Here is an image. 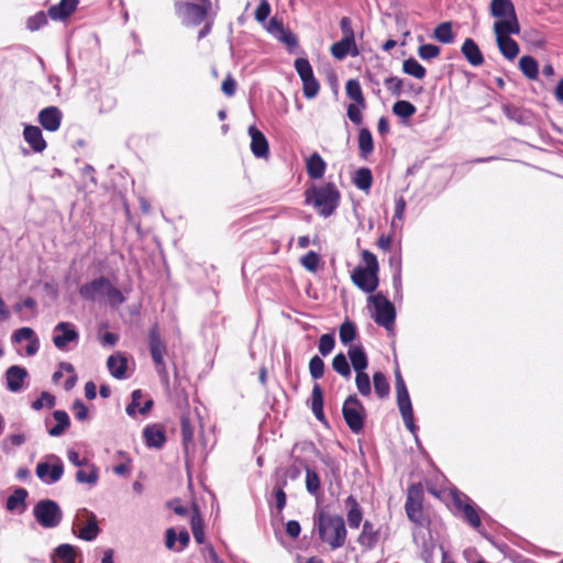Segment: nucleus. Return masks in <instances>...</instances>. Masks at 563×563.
Returning a JSON list of instances; mask_svg holds the SVG:
<instances>
[{
  "mask_svg": "<svg viewBox=\"0 0 563 563\" xmlns=\"http://www.w3.org/2000/svg\"><path fill=\"white\" fill-rule=\"evenodd\" d=\"M423 487L421 483H412L407 489L405 511L408 519L418 527H423L426 518L423 515Z\"/></svg>",
  "mask_w": 563,
  "mask_h": 563,
  "instance_id": "1a4fd4ad",
  "label": "nucleus"
},
{
  "mask_svg": "<svg viewBox=\"0 0 563 563\" xmlns=\"http://www.w3.org/2000/svg\"><path fill=\"white\" fill-rule=\"evenodd\" d=\"M37 478L45 485H53L60 481L64 474V463L56 454H47L35 467Z\"/></svg>",
  "mask_w": 563,
  "mask_h": 563,
  "instance_id": "9d476101",
  "label": "nucleus"
},
{
  "mask_svg": "<svg viewBox=\"0 0 563 563\" xmlns=\"http://www.w3.org/2000/svg\"><path fill=\"white\" fill-rule=\"evenodd\" d=\"M107 367L115 379H123L126 377L128 360L120 353L110 355L107 360Z\"/></svg>",
  "mask_w": 563,
  "mask_h": 563,
  "instance_id": "c85d7f7f",
  "label": "nucleus"
},
{
  "mask_svg": "<svg viewBox=\"0 0 563 563\" xmlns=\"http://www.w3.org/2000/svg\"><path fill=\"white\" fill-rule=\"evenodd\" d=\"M346 520L351 529H358L363 521V509L355 496L350 495L344 500Z\"/></svg>",
  "mask_w": 563,
  "mask_h": 563,
  "instance_id": "5701e85b",
  "label": "nucleus"
},
{
  "mask_svg": "<svg viewBox=\"0 0 563 563\" xmlns=\"http://www.w3.org/2000/svg\"><path fill=\"white\" fill-rule=\"evenodd\" d=\"M342 416L349 429L358 434L363 431L366 410L355 394L349 395L342 406Z\"/></svg>",
  "mask_w": 563,
  "mask_h": 563,
  "instance_id": "0eeeda50",
  "label": "nucleus"
},
{
  "mask_svg": "<svg viewBox=\"0 0 563 563\" xmlns=\"http://www.w3.org/2000/svg\"><path fill=\"white\" fill-rule=\"evenodd\" d=\"M13 342L20 343L27 341L25 353L27 356L35 355L40 350V340L32 328L23 327L15 330L12 334Z\"/></svg>",
  "mask_w": 563,
  "mask_h": 563,
  "instance_id": "412c9836",
  "label": "nucleus"
},
{
  "mask_svg": "<svg viewBox=\"0 0 563 563\" xmlns=\"http://www.w3.org/2000/svg\"><path fill=\"white\" fill-rule=\"evenodd\" d=\"M75 477L76 481L80 484H89L91 486H95L99 479V472L98 468L95 465H92L90 472L78 470L76 472Z\"/></svg>",
  "mask_w": 563,
  "mask_h": 563,
  "instance_id": "8fccbe9b",
  "label": "nucleus"
},
{
  "mask_svg": "<svg viewBox=\"0 0 563 563\" xmlns=\"http://www.w3.org/2000/svg\"><path fill=\"white\" fill-rule=\"evenodd\" d=\"M106 296L109 298V301L112 306L121 305L125 301V297L122 291L114 287L111 283L107 289Z\"/></svg>",
  "mask_w": 563,
  "mask_h": 563,
  "instance_id": "69168bd1",
  "label": "nucleus"
},
{
  "mask_svg": "<svg viewBox=\"0 0 563 563\" xmlns=\"http://www.w3.org/2000/svg\"><path fill=\"white\" fill-rule=\"evenodd\" d=\"M143 391L141 389H135L131 394V401L126 406L125 411L130 417H135L139 412V408L142 407L141 399L143 398Z\"/></svg>",
  "mask_w": 563,
  "mask_h": 563,
  "instance_id": "13d9d810",
  "label": "nucleus"
},
{
  "mask_svg": "<svg viewBox=\"0 0 563 563\" xmlns=\"http://www.w3.org/2000/svg\"><path fill=\"white\" fill-rule=\"evenodd\" d=\"M190 525H191V531H192L196 542L198 544L203 543V541H205L203 525H202V520H201L200 515L197 509H196V512L191 516Z\"/></svg>",
  "mask_w": 563,
  "mask_h": 563,
  "instance_id": "603ef678",
  "label": "nucleus"
},
{
  "mask_svg": "<svg viewBox=\"0 0 563 563\" xmlns=\"http://www.w3.org/2000/svg\"><path fill=\"white\" fill-rule=\"evenodd\" d=\"M352 181L360 190L368 191L373 185L372 170L368 167L358 168L355 172Z\"/></svg>",
  "mask_w": 563,
  "mask_h": 563,
  "instance_id": "e433bc0d",
  "label": "nucleus"
},
{
  "mask_svg": "<svg viewBox=\"0 0 563 563\" xmlns=\"http://www.w3.org/2000/svg\"><path fill=\"white\" fill-rule=\"evenodd\" d=\"M395 388H396V398H397V406L399 409V412L402 416H408L410 413H413L412 404L409 397V393L406 386V383L404 380V377L400 373L399 367H396L395 369Z\"/></svg>",
  "mask_w": 563,
  "mask_h": 563,
  "instance_id": "dca6fc26",
  "label": "nucleus"
},
{
  "mask_svg": "<svg viewBox=\"0 0 563 563\" xmlns=\"http://www.w3.org/2000/svg\"><path fill=\"white\" fill-rule=\"evenodd\" d=\"M53 418L56 420V424L48 429L51 437H60L70 426V419L65 410H55Z\"/></svg>",
  "mask_w": 563,
  "mask_h": 563,
  "instance_id": "c9c22d12",
  "label": "nucleus"
},
{
  "mask_svg": "<svg viewBox=\"0 0 563 563\" xmlns=\"http://www.w3.org/2000/svg\"><path fill=\"white\" fill-rule=\"evenodd\" d=\"M305 470H306V489L310 495L318 498L321 494L320 477L313 468L306 466Z\"/></svg>",
  "mask_w": 563,
  "mask_h": 563,
  "instance_id": "58836bf2",
  "label": "nucleus"
},
{
  "mask_svg": "<svg viewBox=\"0 0 563 563\" xmlns=\"http://www.w3.org/2000/svg\"><path fill=\"white\" fill-rule=\"evenodd\" d=\"M496 42L501 55L508 59L514 60L519 54V45L514 37H496Z\"/></svg>",
  "mask_w": 563,
  "mask_h": 563,
  "instance_id": "72a5a7b5",
  "label": "nucleus"
},
{
  "mask_svg": "<svg viewBox=\"0 0 563 563\" xmlns=\"http://www.w3.org/2000/svg\"><path fill=\"white\" fill-rule=\"evenodd\" d=\"M402 71L407 75H410L417 79H422L426 77L427 70L426 68L413 57H409L402 63Z\"/></svg>",
  "mask_w": 563,
  "mask_h": 563,
  "instance_id": "a19ab883",
  "label": "nucleus"
},
{
  "mask_svg": "<svg viewBox=\"0 0 563 563\" xmlns=\"http://www.w3.org/2000/svg\"><path fill=\"white\" fill-rule=\"evenodd\" d=\"M27 496H29V493L25 488H23V487L15 488L14 492L7 498V503H5L7 510L14 511V510H18L19 507H21L19 512L20 514L23 512L26 508L25 500H26Z\"/></svg>",
  "mask_w": 563,
  "mask_h": 563,
  "instance_id": "2f4dec72",
  "label": "nucleus"
},
{
  "mask_svg": "<svg viewBox=\"0 0 563 563\" xmlns=\"http://www.w3.org/2000/svg\"><path fill=\"white\" fill-rule=\"evenodd\" d=\"M78 0H60L48 9L47 14L54 21H63L76 10Z\"/></svg>",
  "mask_w": 563,
  "mask_h": 563,
  "instance_id": "bb28decb",
  "label": "nucleus"
},
{
  "mask_svg": "<svg viewBox=\"0 0 563 563\" xmlns=\"http://www.w3.org/2000/svg\"><path fill=\"white\" fill-rule=\"evenodd\" d=\"M249 135L251 137V151L257 158H265L269 153V145L266 136L255 125L249 126Z\"/></svg>",
  "mask_w": 563,
  "mask_h": 563,
  "instance_id": "aec40b11",
  "label": "nucleus"
},
{
  "mask_svg": "<svg viewBox=\"0 0 563 563\" xmlns=\"http://www.w3.org/2000/svg\"><path fill=\"white\" fill-rule=\"evenodd\" d=\"M76 525H82V527L78 531L73 529V532L84 541L91 542L96 540L101 532V529L98 526L97 516L87 508H80L77 510L74 526Z\"/></svg>",
  "mask_w": 563,
  "mask_h": 563,
  "instance_id": "9b49d317",
  "label": "nucleus"
},
{
  "mask_svg": "<svg viewBox=\"0 0 563 563\" xmlns=\"http://www.w3.org/2000/svg\"><path fill=\"white\" fill-rule=\"evenodd\" d=\"M355 384L358 393L367 397L372 393L371 379L367 373H357L355 377Z\"/></svg>",
  "mask_w": 563,
  "mask_h": 563,
  "instance_id": "5fc2aeb1",
  "label": "nucleus"
},
{
  "mask_svg": "<svg viewBox=\"0 0 563 563\" xmlns=\"http://www.w3.org/2000/svg\"><path fill=\"white\" fill-rule=\"evenodd\" d=\"M294 67L297 71L298 76L300 77V79L313 75L312 66H311L310 62L308 60V58H306V57L296 58L295 63H294Z\"/></svg>",
  "mask_w": 563,
  "mask_h": 563,
  "instance_id": "6e6d98bb",
  "label": "nucleus"
},
{
  "mask_svg": "<svg viewBox=\"0 0 563 563\" xmlns=\"http://www.w3.org/2000/svg\"><path fill=\"white\" fill-rule=\"evenodd\" d=\"M373 385L376 395L380 398H387L390 393V385L386 375L382 372H375L373 375Z\"/></svg>",
  "mask_w": 563,
  "mask_h": 563,
  "instance_id": "ea45409f",
  "label": "nucleus"
},
{
  "mask_svg": "<svg viewBox=\"0 0 563 563\" xmlns=\"http://www.w3.org/2000/svg\"><path fill=\"white\" fill-rule=\"evenodd\" d=\"M48 14L44 11H40L27 20V29L31 32L38 31L43 25L47 23Z\"/></svg>",
  "mask_w": 563,
  "mask_h": 563,
  "instance_id": "052dcab7",
  "label": "nucleus"
},
{
  "mask_svg": "<svg viewBox=\"0 0 563 563\" xmlns=\"http://www.w3.org/2000/svg\"><path fill=\"white\" fill-rule=\"evenodd\" d=\"M305 197L306 203L312 205L321 217L328 218L339 207L341 194L334 183H327L307 189Z\"/></svg>",
  "mask_w": 563,
  "mask_h": 563,
  "instance_id": "7ed1b4c3",
  "label": "nucleus"
},
{
  "mask_svg": "<svg viewBox=\"0 0 563 563\" xmlns=\"http://www.w3.org/2000/svg\"><path fill=\"white\" fill-rule=\"evenodd\" d=\"M63 113L59 108L49 106L38 113V122L48 132H56L62 124Z\"/></svg>",
  "mask_w": 563,
  "mask_h": 563,
  "instance_id": "6ab92c4d",
  "label": "nucleus"
},
{
  "mask_svg": "<svg viewBox=\"0 0 563 563\" xmlns=\"http://www.w3.org/2000/svg\"><path fill=\"white\" fill-rule=\"evenodd\" d=\"M29 373L25 367L12 365L4 373L7 389L11 393H19L23 389Z\"/></svg>",
  "mask_w": 563,
  "mask_h": 563,
  "instance_id": "f3484780",
  "label": "nucleus"
},
{
  "mask_svg": "<svg viewBox=\"0 0 563 563\" xmlns=\"http://www.w3.org/2000/svg\"><path fill=\"white\" fill-rule=\"evenodd\" d=\"M335 346V339L332 333L322 334L319 339L318 350L322 356L329 355Z\"/></svg>",
  "mask_w": 563,
  "mask_h": 563,
  "instance_id": "864d4df0",
  "label": "nucleus"
},
{
  "mask_svg": "<svg viewBox=\"0 0 563 563\" xmlns=\"http://www.w3.org/2000/svg\"><path fill=\"white\" fill-rule=\"evenodd\" d=\"M217 11L218 9L211 0H179L175 2V13L184 25L203 24L199 35H207L211 32Z\"/></svg>",
  "mask_w": 563,
  "mask_h": 563,
  "instance_id": "f257e3e1",
  "label": "nucleus"
},
{
  "mask_svg": "<svg viewBox=\"0 0 563 563\" xmlns=\"http://www.w3.org/2000/svg\"><path fill=\"white\" fill-rule=\"evenodd\" d=\"M503 112L507 117V119L515 121L517 123L523 124L526 123V114L525 111L511 103L503 104Z\"/></svg>",
  "mask_w": 563,
  "mask_h": 563,
  "instance_id": "49530a36",
  "label": "nucleus"
},
{
  "mask_svg": "<svg viewBox=\"0 0 563 563\" xmlns=\"http://www.w3.org/2000/svg\"><path fill=\"white\" fill-rule=\"evenodd\" d=\"M71 409L77 420L85 421L88 418V408L81 399H75Z\"/></svg>",
  "mask_w": 563,
  "mask_h": 563,
  "instance_id": "338daca9",
  "label": "nucleus"
},
{
  "mask_svg": "<svg viewBox=\"0 0 563 563\" xmlns=\"http://www.w3.org/2000/svg\"><path fill=\"white\" fill-rule=\"evenodd\" d=\"M271 14V4L268 0H261L258 7L255 10V19L256 21L263 23L267 20Z\"/></svg>",
  "mask_w": 563,
  "mask_h": 563,
  "instance_id": "774afa93",
  "label": "nucleus"
},
{
  "mask_svg": "<svg viewBox=\"0 0 563 563\" xmlns=\"http://www.w3.org/2000/svg\"><path fill=\"white\" fill-rule=\"evenodd\" d=\"M180 433L184 453L187 457L194 440V427L191 424L190 418L187 415L180 416Z\"/></svg>",
  "mask_w": 563,
  "mask_h": 563,
  "instance_id": "473e14b6",
  "label": "nucleus"
},
{
  "mask_svg": "<svg viewBox=\"0 0 563 563\" xmlns=\"http://www.w3.org/2000/svg\"><path fill=\"white\" fill-rule=\"evenodd\" d=\"M324 406L323 391L319 384H314L311 391V410L321 409Z\"/></svg>",
  "mask_w": 563,
  "mask_h": 563,
  "instance_id": "0e129e2a",
  "label": "nucleus"
},
{
  "mask_svg": "<svg viewBox=\"0 0 563 563\" xmlns=\"http://www.w3.org/2000/svg\"><path fill=\"white\" fill-rule=\"evenodd\" d=\"M393 112L395 115L406 120L417 112V108L407 100H398L393 106Z\"/></svg>",
  "mask_w": 563,
  "mask_h": 563,
  "instance_id": "c03bdc74",
  "label": "nucleus"
},
{
  "mask_svg": "<svg viewBox=\"0 0 563 563\" xmlns=\"http://www.w3.org/2000/svg\"><path fill=\"white\" fill-rule=\"evenodd\" d=\"M147 344L151 358L162 382L168 383L169 375L164 356L167 353V343L162 338L158 323H154L147 334Z\"/></svg>",
  "mask_w": 563,
  "mask_h": 563,
  "instance_id": "39448f33",
  "label": "nucleus"
},
{
  "mask_svg": "<svg viewBox=\"0 0 563 563\" xmlns=\"http://www.w3.org/2000/svg\"><path fill=\"white\" fill-rule=\"evenodd\" d=\"M301 81H302V92H303L305 98H307V99L314 98L320 90V85H319L318 80L316 79L314 75L302 78Z\"/></svg>",
  "mask_w": 563,
  "mask_h": 563,
  "instance_id": "09e8293b",
  "label": "nucleus"
},
{
  "mask_svg": "<svg viewBox=\"0 0 563 563\" xmlns=\"http://www.w3.org/2000/svg\"><path fill=\"white\" fill-rule=\"evenodd\" d=\"M52 341L59 351H68L69 344L77 345L79 341V332L77 327L67 321L58 322L53 329Z\"/></svg>",
  "mask_w": 563,
  "mask_h": 563,
  "instance_id": "ddd939ff",
  "label": "nucleus"
},
{
  "mask_svg": "<svg viewBox=\"0 0 563 563\" xmlns=\"http://www.w3.org/2000/svg\"><path fill=\"white\" fill-rule=\"evenodd\" d=\"M327 164L321 155L317 152L312 153L306 161L307 174L311 179H320L323 177Z\"/></svg>",
  "mask_w": 563,
  "mask_h": 563,
  "instance_id": "c756f323",
  "label": "nucleus"
},
{
  "mask_svg": "<svg viewBox=\"0 0 563 563\" xmlns=\"http://www.w3.org/2000/svg\"><path fill=\"white\" fill-rule=\"evenodd\" d=\"M358 148L360 156L364 159L373 152L374 142L371 131L367 128H362L358 133Z\"/></svg>",
  "mask_w": 563,
  "mask_h": 563,
  "instance_id": "4c0bfd02",
  "label": "nucleus"
},
{
  "mask_svg": "<svg viewBox=\"0 0 563 563\" xmlns=\"http://www.w3.org/2000/svg\"><path fill=\"white\" fill-rule=\"evenodd\" d=\"M309 372L313 379H320L324 374V362L319 355H313L309 361Z\"/></svg>",
  "mask_w": 563,
  "mask_h": 563,
  "instance_id": "4d7b16f0",
  "label": "nucleus"
},
{
  "mask_svg": "<svg viewBox=\"0 0 563 563\" xmlns=\"http://www.w3.org/2000/svg\"><path fill=\"white\" fill-rule=\"evenodd\" d=\"M273 499L275 501V507H276L278 514H282V511L286 507V503H287V496H286L285 490H282L280 488L273 489L272 498L267 499V503L269 506L273 505Z\"/></svg>",
  "mask_w": 563,
  "mask_h": 563,
  "instance_id": "e2e57ef3",
  "label": "nucleus"
},
{
  "mask_svg": "<svg viewBox=\"0 0 563 563\" xmlns=\"http://www.w3.org/2000/svg\"><path fill=\"white\" fill-rule=\"evenodd\" d=\"M490 13L495 18V35H515L520 32L519 22L511 0H492Z\"/></svg>",
  "mask_w": 563,
  "mask_h": 563,
  "instance_id": "20e7f679",
  "label": "nucleus"
},
{
  "mask_svg": "<svg viewBox=\"0 0 563 563\" xmlns=\"http://www.w3.org/2000/svg\"><path fill=\"white\" fill-rule=\"evenodd\" d=\"M351 278L354 285L366 294L374 292L379 284L378 272L366 269L363 266L355 267Z\"/></svg>",
  "mask_w": 563,
  "mask_h": 563,
  "instance_id": "2eb2a0df",
  "label": "nucleus"
},
{
  "mask_svg": "<svg viewBox=\"0 0 563 563\" xmlns=\"http://www.w3.org/2000/svg\"><path fill=\"white\" fill-rule=\"evenodd\" d=\"M33 516L41 527L53 529L60 525L63 510L55 500L41 499L33 507Z\"/></svg>",
  "mask_w": 563,
  "mask_h": 563,
  "instance_id": "6e6552de",
  "label": "nucleus"
},
{
  "mask_svg": "<svg viewBox=\"0 0 563 563\" xmlns=\"http://www.w3.org/2000/svg\"><path fill=\"white\" fill-rule=\"evenodd\" d=\"M333 369L344 378L351 377V365L347 362V358L344 353H338L332 360Z\"/></svg>",
  "mask_w": 563,
  "mask_h": 563,
  "instance_id": "37998d69",
  "label": "nucleus"
},
{
  "mask_svg": "<svg viewBox=\"0 0 563 563\" xmlns=\"http://www.w3.org/2000/svg\"><path fill=\"white\" fill-rule=\"evenodd\" d=\"M345 91L350 99L355 101L362 108H365V99L357 79H349L345 85Z\"/></svg>",
  "mask_w": 563,
  "mask_h": 563,
  "instance_id": "79ce46f5",
  "label": "nucleus"
},
{
  "mask_svg": "<svg viewBox=\"0 0 563 563\" xmlns=\"http://www.w3.org/2000/svg\"><path fill=\"white\" fill-rule=\"evenodd\" d=\"M330 52L338 60H343L347 56L356 57L360 54L355 37H342L332 44Z\"/></svg>",
  "mask_w": 563,
  "mask_h": 563,
  "instance_id": "4be33fe9",
  "label": "nucleus"
},
{
  "mask_svg": "<svg viewBox=\"0 0 563 563\" xmlns=\"http://www.w3.org/2000/svg\"><path fill=\"white\" fill-rule=\"evenodd\" d=\"M441 48L434 44H421L418 48V55L423 60H430L440 55Z\"/></svg>",
  "mask_w": 563,
  "mask_h": 563,
  "instance_id": "bf43d9fd",
  "label": "nucleus"
},
{
  "mask_svg": "<svg viewBox=\"0 0 563 563\" xmlns=\"http://www.w3.org/2000/svg\"><path fill=\"white\" fill-rule=\"evenodd\" d=\"M450 496H451V499H452L455 510L457 512H462L464 519L474 529H476L487 540H490V537L486 532L481 530V527H482L481 517H479L478 511L475 508L473 501L471 500V498L466 494H464L463 492L459 490L455 487L450 490Z\"/></svg>",
  "mask_w": 563,
  "mask_h": 563,
  "instance_id": "423d86ee",
  "label": "nucleus"
},
{
  "mask_svg": "<svg viewBox=\"0 0 563 563\" xmlns=\"http://www.w3.org/2000/svg\"><path fill=\"white\" fill-rule=\"evenodd\" d=\"M143 438L148 448L162 449L166 443L164 429L156 424L146 426L143 430Z\"/></svg>",
  "mask_w": 563,
  "mask_h": 563,
  "instance_id": "393cba45",
  "label": "nucleus"
},
{
  "mask_svg": "<svg viewBox=\"0 0 563 563\" xmlns=\"http://www.w3.org/2000/svg\"><path fill=\"white\" fill-rule=\"evenodd\" d=\"M357 334L356 325L350 320H345L339 329L340 341L346 345L355 340Z\"/></svg>",
  "mask_w": 563,
  "mask_h": 563,
  "instance_id": "a18cd8bd",
  "label": "nucleus"
},
{
  "mask_svg": "<svg viewBox=\"0 0 563 563\" xmlns=\"http://www.w3.org/2000/svg\"><path fill=\"white\" fill-rule=\"evenodd\" d=\"M110 283L111 282L106 276H99L82 284L78 289V294L84 300L95 302L106 296Z\"/></svg>",
  "mask_w": 563,
  "mask_h": 563,
  "instance_id": "4468645a",
  "label": "nucleus"
},
{
  "mask_svg": "<svg viewBox=\"0 0 563 563\" xmlns=\"http://www.w3.org/2000/svg\"><path fill=\"white\" fill-rule=\"evenodd\" d=\"M380 539V529L375 528L374 523L369 520L363 522L362 531L357 537V543L364 551L373 550Z\"/></svg>",
  "mask_w": 563,
  "mask_h": 563,
  "instance_id": "a211bd4d",
  "label": "nucleus"
},
{
  "mask_svg": "<svg viewBox=\"0 0 563 563\" xmlns=\"http://www.w3.org/2000/svg\"><path fill=\"white\" fill-rule=\"evenodd\" d=\"M79 549L69 543L59 544L54 549L52 560L58 558L63 563H76V558L79 555Z\"/></svg>",
  "mask_w": 563,
  "mask_h": 563,
  "instance_id": "7c9ffc66",
  "label": "nucleus"
},
{
  "mask_svg": "<svg viewBox=\"0 0 563 563\" xmlns=\"http://www.w3.org/2000/svg\"><path fill=\"white\" fill-rule=\"evenodd\" d=\"M369 300L374 305L375 322L378 325L384 327L386 330L393 329L396 319V309L393 302L382 292L371 296Z\"/></svg>",
  "mask_w": 563,
  "mask_h": 563,
  "instance_id": "f8f14e48",
  "label": "nucleus"
},
{
  "mask_svg": "<svg viewBox=\"0 0 563 563\" xmlns=\"http://www.w3.org/2000/svg\"><path fill=\"white\" fill-rule=\"evenodd\" d=\"M300 262H301V265L307 271L316 272L319 266L320 257H319L318 253H316L314 251H309L306 255H303L301 257Z\"/></svg>",
  "mask_w": 563,
  "mask_h": 563,
  "instance_id": "680f3d73",
  "label": "nucleus"
},
{
  "mask_svg": "<svg viewBox=\"0 0 563 563\" xmlns=\"http://www.w3.org/2000/svg\"><path fill=\"white\" fill-rule=\"evenodd\" d=\"M461 52L472 66L478 67L484 64L483 53L479 49V46L471 37H466L461 47Z\"/></svg>",
  "mask_w": 563,
  "mask_h": 563,
  "instance_id": "cd10ccee",
  "label": "nucleus"
},
{
  "mask_svg": "<svg viewBox=\"0 0 563 563\" xmlns=\"http://www.w3.org/2000/svg\"><path fill=\"white\" fill-rule=\"evenodd\" d=\"M406 80L401 79L397 76H389L385 78L384 85L386 89L394 96V97H400L405 91Z\"/></svg>",
  "mask_w": 563,
  "mask_h": 563,
  "instance_id": "de8ad7c7",
  "label": "nucleus"
},
{
  "mask_svg": "<svg viewBox=\"0 0 563 563\" xmlns=\"http://www.w3.org/2000/svg\"><path fill=\"white\" fill-rule=\"evenodd\" d=\"M519 69L529 80H537L539 76V64L530 55H525L519 59Z\"/></svg>",
  "mask_w": 563,
  "mask_h": 563,
  "instance_id": "f704fd0d",
  "label": "nucleus"
},
{
  "mask_svg": "<svg viewBox=\"0 0 563 563\" xmlns=\"http://www.w3.org/2000/svg\"><path fill=\"white\" fill-rule=\"evenodd\" d=\"M56 404V398L48 391H42L41 396L32 401L31 408L35 411L41 410L44 406L52 409Z\"/></svg>",
  "mask_w": 563,
  "mask_h": 563,
  "instance_id": "3c124183",
  "label": "nucleus"
},
{
  "mask_svg": "<svg viewBox=\"0 0 563 563\" xmlns=\"http://www.w3.org/2000/svg\"><path fill=\"white\" fill-rule=\"evenodd\" d=\"M312 519L320 541L328 544L331 550L340 549L345 544L347 530L342 516L318 509Z\"/></svg>",
  "mask_w": 563,
  "mask_h": 563,
  "instance_id": "f03ea898",
  "label": "nucleus"
},
{
  "mask_svg": "<svg viewBox=\"0 0 563 563\" xmlns=\"http://www.w3.org/2000/svg\"><path fill=\"white\" fill-rule=\"evenodd\" d=\"M351 365L355 373H365L368 366V357L362 344L351 345L347 351Z\"/></svg>",
  "mask_w": 563,
  "mask_h": 563,
  "instance_id": "a878e982",
  "label": "nucleus"
},
{
  "mask_svg": "<svg viewBox=\"0 0 563 563\" xmlns=\"http://www.w3.org/2000/svg\"><path fill=\"white\" fill-rule=\"evenodd\" d=\"M23 137L35 153H42L47 146L42 130L36 125H25Z\"/></svg>",
  "mask_w": 563,
  "mask_h": 563,
  "instance_id": "b1692460",
  "label": "nucleus"
}]
</instances>
